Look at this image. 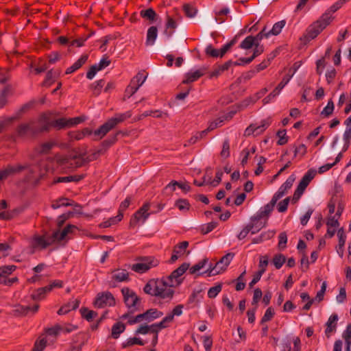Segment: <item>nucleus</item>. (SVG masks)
Masks as SVG:
<instances>
[{
	"label": "nucleus",
	"instance_id": "nucleus-37",
	"mask_svg": "<svg viewBox=\"0 0 351 351\" xmlns=\"http://www.w3.org/2000/svg\"><path fill=\"white\" fill-rule=\"evenodd\" d=\"M105 84V80L101 79L90 84V88L93 91V94L95 96H98L101 91L102 88Z\"/></svg>",
	"mask_w": 351,
	"mask_h": 351
},
{
	"label": "nucleus",
	"instance_id": "nucleus-57",
	"mask_svg": "<svg viewBox=\"0 0 351 351\" xmlns=\"http://www.w3.org/2000/svg\"><path fill=\"white\" fill-rule=\"evenodd\" d=\"M269 36V34L267 31V28L266 27H264V28L259 33H258L256 36H254V39L256 43L260 44V42L264 38H268Z\"/></svg>",
	"mask_w": 351,
	"mask_h": 351
},
{
	"label": "nucleus",
	"instance_id": "nucleus-29",
	"mask_svg": "<svg viewBox=\"0 0 351 351\" xmlns=\"http://www.w3.org/2000/svg\"><path fill=\"white\" fill-rule=\"evenodd\" d=\"M73 206L75 207H77L80 208V205L79 204L75 203L73 201L69 200L66 197H61L58 199L55 203H53L51 207L53 209H57L61 206Z\"/></svg>",
	"mask_w": 351,
	"mask_h": 351
},
{
	"label": "nucleus",
	"instance_id": "nucleus-5",
	"mask_svg": "<svg viewBox=\"0 0 351 351\" xmlns=\"http://www.w3.org/2000/svg\"><path fill=\"white\" fill-rule=\"evenodd\" d=\"M272 211L266 208H261L258 212L250 217V222L247 225H253V228L250 230L252 234H256L262 228L266 227L268 218Z\"/></svg>",
	"mask_w": 351,
	"mask_h": 351
},
{
	"label": "nucleus",
	"instance_id": "nucleus-39",
	"mask_svg": "<svg viewBox=\"0 0 351 351\" xmlns=\"http://www.w3.org/2000/svg\"><path fill=\"white\" fill-rule=\"evenodd\" d=\"M125 329V325L121 322H117L112 328V337L114 339H117L120 334L122 333Z\"/></svg>",
	"mask_w": 351,
	"mask_h": 351
},
{
	"label": "nucleus",
	"instance_id": "nucleus-50",
	"mask_svg": "<svg viewBox=\"0 0 351 351\" xmlns=\"http://www.w3.org/2000/svg\"><path fill=\"white\" fill-rule=\"evenodd\" d=\"M276 135L279 138L277 142L278 145H285L288 142L289 137L287 136V132L285 130L278 131Z\"/></svg>",
	"mask_w": 351,
	"mask_h": 351
},
{
	"label": "nucleus",
	"instance_id": "nucleus-44",
	"mask_svg": "<svg viewBox=\"0 0 351 351\" xmlns=\"http://www.w3.org/2000/svg\"><path fill=\"white\" fill-rule=\"evenodd\" d=\"M80 311L82 317L88 322L92 321L97 315V313L90 311L89 308H80Z\"/></svg>",
	"mask_w": 351,
	"mask_h": 351
},
{
	"label": "nucleus",
	"instance_id": "nucleus-46",
	"mask_svg": "<svg viewBox=\"0 0 351 351\" xmlns=\"http://www.w3.org/2000/svg\"><path fill=\"white\" fill-rule=\"evenodd\" d=\"M119 134H120V132H117V134L112 136H110L107 139L104 140L101 143V146L105 147L106 149H108L110 146L115 143V142L117 140V135Z\"/></svg>",
	"mask_w": 351,
	"mask_h": 351
},
{
	"label": "nucleus",
	"instance_id": "nucleus-63",
	"mask_svg": "<svg viewBox=\"0 0 351 351\" xmlns=\"http://www.w3.org/2000/svg\"><path fill=\"white\" fill-rule=\"evenodd\" d=\"M278 241V247L280 250H284L286 248V244L287 243V235L285 232L280 233Z\"/></svg>",
	"mask_w": 351,
	"mask_h": 351
},
{
	"label": "nucleus",
	"instance_id": "nucleus-42",
	"mask_svg": "<svg viewBox=\"0 0 351 351\" xmlns=\"http://www.w3.org/2000/svg\"><path fill=\"white\" fill-rule=\"evenodd\" d=\"M255 45L254 36H248L240 43L239 47L243 49H250Z\"/></svg>",
	"mask_w": 351,
	"mask_h": 351
},
{
	"label": "nucleus",
	"instance_id": "nucleus-32",
	"mask_svg": "<svg viewBox=\"0 0 351 351\" xmlns=\"http://www.w3.org/2000/svg\"><path fill=\"white\" fill-rule=\"evenodd\" d=\"M37 310L38 308H15L10 314L16 317H21L27 316L29 312L32 315H34Z\"/></svg>",
	"mask_w": 351,
	"mask_h": 351
},
{
	"label": "nucleus",
	"instance_id": "nucleus-11",
	"mask_svg": "<svg viewBox=\"0 0 351 351\" xmlns=\"http://www.w3.org/2000/svg\"><path fill=\"white\" fill-rule=\"evenodd\" d=\"M147 78L142 72H138L130 81V84L125 90V97L130 98L132 96L138 88L143 85Z\"/></svg>",
	"mask_w": 351,
	"mask_h": 351
},
{
	"label": "nucleus",
	"instance_id": "nucleus-1",
	"mask_svg": "<svg viewBox=\"0 0 351 351\" xmlns=\"http://www.w3.org/2000/svg\"><path fill=\"white\" fill-rule=\"evenodd\" d=\"M143 291L147 294L155 296L154 303L160 305L170 302L174 295V290L167 287L165 278L149 280Z\"/></svg>",
	"mask_w": 351,
	"mask_h": 351
},
{
	"label": "nucleus",
	"instance_id": "nucleus-27",
	"mask_svg": "<svg viewBox=\"0 0 351 351\" xmlns=\"http://www.w3.org/2000/svg\"><path fill=\"white\" fill-rule=\"evenodd\" d=\"M88 55H82L75 62L66 70V74H71L79 69L88 60Z\"/></svg>",
	"mask_w": 351,
	"mask_h": 351
},
{
	"label": "nucleus",
	"instance_id": "nucleus-56",
	"mask_svg": "<svg viewBox=\"0 0 351 351\" xmlns=\"http://www.w3.org/2000/svg\"><path fill=\"white\" fill-rule=\"evenodd\" d=\"M218 225L216 221H211L202 226L201 232L204 234H206L213 230Z\"/></svg>",
	"mask_w": 351,
	"mask_h": 351
},
{
	"label": "nucleus",
	"instance_id": "nucleus-36",
	"mask_svg": "<svg viewBox=\"0 0 351 351\" xmlns=\"http://www.w3.org/2000/svg\"><path fill=\"white\" fill-rule=\"evenodd\" d=\"M55 145L54 142H45L39 145L36 150L40 154H47Z\"/></svg>",
	"mask_w": 351,
	"mask_h": 351
},
{
	"label": "nucleus",
	"instance_id": "nucleus-13",
	"mask_svg": "<svg viewBox=\"0 0 351 351\" xmlns=\"http://www.w3.org/2000/svg\"><path fill=\"white\" fill-rule=\"evenodd\" d=\"M28 169L29 175L27 177V181H30L32 178V175L34 173V170L27 165L8 166L5 169L0 171V181L6 179L10 175L19 173L23 170Z\"/></svg>",
	"mask_w": 351,
	"mask_h": 351
},
{
	"label": "nucleus",
	"instance_id": "nucleus-34",
	"mask_svg": "<svg viewBox=\"0 0 351 351\" xmlns=\"http://www.w3.org/2000/svg\"><path fill=\"white\" fill-rule=\"evenodd\" d=\"M268 90L266 88L261 89L258 93H256V95L252 97H248L243 100L242 102V106L246 107L251 104H254L258 99H259L261 97H263Z\"/></svg>",
	"mask_w": 351,
	"mask_h": 351
},
{
	"label": "nucleus",
	"instance_id": "nucleus-22",
	"mask_svg": "<svg viewBox=\"0 0 351 351\" xmlns=\"http://www.w3.org/2000/svg\"><path fill=\"white\" fill-rule=\"evenodd\" d=\"M206 71V68H202L194 72L187 73L185 75L186 78L182 81V84H189L197 80L199 77L204 75Z\"/></svg>",
	"mask_w": 351,
	"mask_h": 351
},
{
	"label": "nucleus",
	"instance_id": "nucleus-38",
	"mask_svg": "<svg viewBox=\"0 0 351 351\" xmlns=\"http://www.w3.org/2000/svg\"><path fill=\"white\" fill-rule=\"evenodd\" d=\"M47 340L45 337L40 336L36 341L32 351H43L47 346Z\"/></svg>",
	"mask_w": 351,
	"mask_h": 351
},
{
	"label": "nucleus",
	"instance_id": "nucleus-55",
	"mask_svg": "<svg viewBox=\"0 0 351 351\" xmlns=\"http://www.w3.org/2000/svg\"><path fill=\"white\" fill-rule=\"evenodd\" d=\"M61 330H63V327L60 325H56L52 328L45 329V333L49 336H53L56 337L60 333Z\"/></svg>",
	"mask_w": 351,
	"mask_h": 351
},
{
	"label": "nucleus",
	"instance_id": "nucleus-40",
	"mask_svg": "<svg viewBox=\"0 0 351 351\" xmlns=\"http://www.w3.org/2000/svg\"><path fill=\"white\" fill-rule=\"evenodd\" d=\"M335 105L332 99H329L326 107L321 112L320 115L323 117H330L334 111Z\"/></svg>",
	"mask_w": 351,
	"mask_h": 351
},
{
	"label": "nucleus",
	"instance_id": "nucleus-47",
	"mask_svg": "<svg viewBox=\"0 0 351 351\" xmlns=\"http://www.w3.org/2000/svg\"><path fill=\"white\" fill-rule=\"evenodd\" d=\"M208 262V258H204L201 261L191 267L189 269L190 274H194L201 269H202Z\"/></svg>",
	"mask_w": 351,
	"mask_h": 351
},
{
	"label": "nucleus",
	"instance_id": "nucleus-2",
	"mask_svg": "<svg viewBox=\"0 0 351 351\" xmlns=\"http://www.w3.org/2000/svg\"><path fill=\"white\" fill-rule=\"evenodd\" d=\"M131 115L130 112H126L123 114H116L115 117L108 119L97 130L93 132L94 135L98 136V138L96 140L101 139L108 132L114 128L119 123L124 121L126 119L130 118ZM81 132L83 134L84 137L93 134V131L88 128L83 129Z\"/></svg>",
	"mask_w": 351,
	"mask_h": 351
},
{
	"label": "nucleus",
	"instance_id": "nucleus-48",
	"mask_svg": "<svg viewBox=\"0 0 351 351\" xmlns=\"http://www.w3.org/2000/svg\"><path fill=\"white\" fill-rule=\"evenodd\" d=\"M163 114L167 116V113L162 112L160 110H147L141 115L139 119H141L142 117H146L148 116L160 118L162 117Z\"/></svg>",
	"mask_w": 351,
	"mask_h": 351
},
{
	"label": "nucleus",
	"instance_id": "nucleus-3",
	"mask_svg": "<svg viewBox=\"0 0 351 351\" xmlns=\"http://www.w3.org/2000/svg\"><path fill=\"white\" fill-rule=\"evenodd\" d=\"M46 127L40 121V116L36 119H31L27 123H22L16 128V134L18 137H35L40 133L45 132Z\"/></svg>",
	"mask_w": 351,
	"mask_h": 351
},
{
	"label": "nucleus",
	"instance_id": "nucleus-62",
	"mask_svg": "<svg viewBox=\"0 0 351 351\" xmlns=\"http://www.w3.org/2000/svg\"><path fill=\"white\" fill-rule=\"evenodd\" d=\"M111 61L108 59V58L106 56H104L99 61L98 64H95V65L96 67L99 69V71H101L108 66L110 65Z\"/></svg>",
	"mask_w": 351,
	"mask_h": 351
},
{
	"label": "nucleus",
	"instance_id": "nucleus-64",
	"mask_svg": "<svg viewBox=\"0 0 351 351\" xmlns=\"http://www.w3.org/2000/svg\"><path fill=\"white\" fill-rule=\"evenodd\" d=\"M290 201V197H286L282 201L280 202L278 204L277 209L279 213H285L288 208V205Z\"/></svg>",
	"mask_w": 351,
	"mask_h": 351
},
{
	"label": "nucleus",
	"instance_id": "nucleus-20",
	"mask_svg": "<svg viewBox=\"0 0 351 351\" xmlns=\"http://www.w3.org/2000/svg\"><path fill=\"white\" fill-rule=\"evenodd\" d=\"M189 245V243L186 241L176 244L173 247V253L170 260L169 261V263H173L178 259L179 257L183 256L186 253Z\"/></svg>",
	"mask_w": 351,
	"mask_h": 351
},
{
	"label": "nucleus",
	"instance_id": "nucleus-24",
	"mask_svg": "<svg viewBox=\"0 0 351 351\" xmlns=\"http://www.w3.org/2000/svg\"><path fill=\"white\" fill-rule=\"evenodd\" d=\"M299 67L300 64L298 62H295L293 64V66L289 69V73L285 76H284L282 81L278 84L279 88H283L289 83Z\"/></svg>",
	"mask_w": 351,
	"mask_h": 351
},
{
	"label": "nucleus",
	"instance_id": "nucleus-60",
	"mask_svg": "<svg viewBox=\"0 0 351 351\" xmlns=\"http://www.w3.org/2000/svg\"><path fill=\"white\" fill-rule=\"evenodd\" d=\"M237 36H235L229 43H226L221 48V58H222L227 53V51L237 43Z\"/></svg>",
	"mask_w": 351,
	"mask_h": 351
},
{
	"label": "nucleus",
	"instance_id": "nucleus-17",
	"mask_svg": "<svg viewBox=\"0 0 351 351\" xmlns=\"http://www.w3.org/2000/svg\"><path fill=\"white\" fill-rule=\"evenodd\" d=\"M271 118L263 119L261 121V124H250L245 130L244 136H250L251 135L258 136L262 134L271 124Z\"/></svg>",
	"mask_w": 351,
	"mask_h": 351
},
{
	"label": "nucleus",
	"instance_id": "nucleus-49",
	"mask_svg": "<svg viewBox=\"0 0 351 351\" xmlns=\"http://www.w3.org/2000/svg\"><path fill=\"white\" fill-rule=\"evenodd\" d=\"M176 206L180 210H188L190 208V204L187 199H178L176 203Z\"/></svg>",
	"mask_w": 351,
	"mask_h": 351
},
{
	"label": "nucleus",
	"instance_id": "nucleus-54",
	"mask_svg": "<svg viewBox=\"0 0 351 351\" xmlns=\"http://www.w3.org/2000/svg\"><path fill=\"white\" fill-rule=\"evenodd\" d=\"M282 89V88H279V86L278 85L271 93H270L266 97L263 99V102L264 104L269 103L280 93Z\"/></svg>",
	"mask_w": 351,
	"mask_h": 351
},
{
	"label": "nucleus",
	"instance_id": "nucleus-41",
	"mask_svg": "<svg viewBox=\"0 0 351 351\" xmlns=\"http://www.w3.org/2000/svg\"><path fill=\"white\" fill-rule=\"evenodd\" d=\"M285 23H286V22L284 20L276 23L273 25L272 29L271 30H269V31H267L269 34V36H271V35H274V36L278 35L281 32L282 28L285 27Z\"/></svg>",
	"mask_w": 351,
	"mask_h": 351
},
{
	"label": "nucleus",
	"instance_id": "nucleus-6",
	"mask_svg": "<svg viewBox=\"0 0 351 351\" xmlns=\"http://www.w3.org/2000/svg\"><path fill=\"white\" fill-rule=\"evenodd\" d=\"M40 121L41 123H43L44 126H45L47 128L45 130V132L49 131L51 127L58 130L71 128L69 119L62 117L51 121L50 114L47 112H43L40 114Z\"/></svg>",
	"mask_w": 351,
	"mask_h": 351
},
{
	"label": "nucleus",
	"instance_id": "nucleus-52",
	"mask_svg": "<svg viewBox=\"0 0 351 351\" xmlns=\"http://www.w3.org/2000/svg\"><path fill=\"white\" fill-rule=\"evenodd\" d=\"M263 292L261 289L256 288L254 290L252 305H258V302L262 300Z\"/></svg>",
	"mask_w": 351,
	"mask_h": 351
},
{
	"label": "nucleus",
	"instance_id": "nucleus-18",
	"mask_svg": "<svg viewBox=\"0 0 351 351\" xmlns=\"http://www.w3.org/2000/svg\"><path fill=\"white\" fill-rule=\"evenodd\" d=\"M123 296V300L127 307H135L139 304L141 298L137 296L136 293L128 287H123L121 289Z\"/></svg>",
	"mask_w": 351,
	"mask_h": 351
},
{
	"label": "nucleus",
	"instance_id": "nucleus-28",
	"mask_svg": "<svg viewBox=\"0 0 351 351\" xmlns=\"http://www.w3.org/2000/svg\"><path fill=\"white\" fill-rule=\"evenodd\" d=\"M85 177L84 174L81 175H73L65 177H58L53 180V183H60V182H78L83 180Z\"/></svg>",
	"mask_w": 351,
	"mask_h": 351
},
{
	"label": "nucleus",
	"instance_id": "nucleus-26",
	"mask_svg": "<svg viewBox=\"0 0 351 351\" xmlns=\"http://www.w3.org/2000/svg\"><path fill=\"white\" fill-rule=\"evenodd\" d=\"M338 321V316L337 314H332L330 316L327 323L326 329L325 330L326 335L329 337L330 333L335 330L337 322Z\"/></svg>",
	"mask_w": 351,
	"mask_h": 351
},
{
	"label": "nucleus",
	"instance_id": "nucleus-43",
	"mask_svg": "<svg viewBox=\"0 0 351 351\" xmlns=\"http://www.w3.org/2000/svg\"><path fill=\"white\" fill-rule=\"evenodd\" d=\"M286 262V258L282 254H276L272 260V263L277 269H279Z\"/></svg>",
	"mask_w": 351,
	"mask_h": 351
},
{
	"label": "nucleus",
	"instance_id": "nucleus-45",
	"mask_svg": "<svg viewBox=\"0 0 351 351\" xmlns=\"http://www.w3.org/2000/svg\"><path fill=\"white\" fill-rule=\"evenodd\" d=\"M183 10L185 13V15L189 18H193L195 16L197 13V10L190 4H184L183 5Z\"/></svg>",
	"mask_w": 351,
	"mask_h": 351
},
{
	"label": "nucleus",
	"instance_id": "nucleus-19",
	"mask_svg": "<svg viewBox=\"0 0 351 351\" xmlns=\"http://www.w3.org/2000/svg\"><path fill=\"white\" fill-rule=\"evenodd\" d=\"M86 154V152L83 153H76L75 154H71L69 157L64 159L65 162L64 163H69V165L73 166L74 167H82L86 163L88 162V161L86 160L87 158H85Z\"/></svg>",
	"mask_w": 351,
	"mask_h": 351
},
{
	"label": "nucleus",
	"instance_id": "nucleus-30",
	"mask_svg": "<svg viewBox=\"0 0 351 351\" xmlns=\"http://www.w3.org/2000/svg\"><path fill=\"white\" fill-rule=\"evenodd\" d=\"M112 278L117 282L129 280V273L125 269H117L113 271Z\"/></svg>",
	"mask_w": 351,
	"mask_h": 351
},
{
	"label": "nucleus",
	"instance_id": "nucleus-4",
	"mask_svg": "<svg viewBox=\"0 0 351 351\" xmlns=\"http://www.w3.org/2000/svg\"><path fill=\"white\" fill-rule=\"evenodd\" d=\"M332 19L329 12L324 13L317 21L307 28L305 35L306 40H310L316 38L330 23Z\"/></svg>",
	"mask_w": 351,
	"mask_h": 351
},
{
	"label": "nucleus",
	"instance_id": "nucleus-31",
	"mask_svg": "<svg viewBox=\"0 0 351 351\" xmlns=\"http://www.w3.org/2000/svg\"><path fill=\"white\" fill-rule=\"evenodd\" d=\"M140 16L146 20H148L149 21L153 23L156 20L157 18V14L155 12V10L149 8L146 10H142L140 12Z\"/></svg>",
	"mask_w": 351,
	"mask_h": 351
},
{
	"label": "nucleus",
	"instance_id": "nucleus-15",
	"mask_svg": "<svg viewBox=\"0 0 351 351\" xmlns=\"http://www.w3.org/2000/svg\"><path fill=\"white\" fill-rule=\"evenodd\" d=\"M150 208V204L147 202L144 204L132 216L130 221V226L134 227L138 221H142L145 223L150 216L151 213H148Z\"/></svg>",
	"mask_w": 351,
	"mask_h": 351
},
{
	"label": "nucleus",
	"instance_id": "nucleus-25",
	"mask_svg": "<svg viewBox=\"0 0 351 351\" xmlns=\"http://www.w3.org/2000/svg\"><path fill=\"white\" fill-rule=\"evenodd\" d=\"M158 36V29L156 26H151L148 28L147 32V37L145 45L147 46H152L155 43Z\"/></svg>",
	"mask_w": 351,
	"mask_h": 351
},
{
	"label": "nucleus",
	"instance_id": "nucleus-35",
	"mask_svg": "<svg viewBox=\"0 0 351 351\" xmlns=\"http://www.w3.org/2000/svg\"><path fill=\"white\" fill-rule=\"evenodd\" d=\"M176 27H177L176 21L172 17H171L169 16H167V22L165 24V29L164 31V34L167 37H171L173 34V31H168V29H175Z\"/></svg>",
	"mask_w": 351,
	"mask_h": 351
},
{
	"label": "nucleus",
	"instance_id": "nucleus-23",
	"mask_svg": "<svg viewBox=\"0 0 351 351\" xmlns=\"http://www.w3.org/2000/svg\"><path fill=\"white\" fill-rule=\"evenodd\" d=\"M234 253H228L221 258V259L215 263V267L220 269L221 272L224 271L230 265L233 257Z\"/></svg>",
	"mask_w": 351,
	"mask_h": 351
},
{
	"label": "nucleus",
	"instance_id": "nucleus-53",
	"mask_svg": "<svg viewBox=\"0 0 351 351\" xmlns=\"http://www.w3.org/2000/svg\"><path fill=\"white\" fill-rule=\"evenodd\" d=\"M220 155L224 158H227L230 156V143L228 139H225L223 142L222 150Z\"/></svg>",
	"mask_w": 351,
	"mask_h": 351
},
{
	"label": "nucleus",
	"instance_id": "nucleus-12",
	"mask_svg": "<svg viewBox=\"0 0 351 351\" xmlns=\"http://www.w3.org/2000/svg\"><path fill=\"white\" fill-rule=\"evenodd\" d=\"M34 102L31 101L23 105L16 113L10 117H4L0 120V134L3 132L5 128L13 121L21 119L22 115L29 110L33 106Z\"/></svg>",
	"mask_w": 351,
	"mask_h": 351
},
{
	"label": "nucleus",
	"instance_id": "nucleus-59",
	"mask_svg": "<svg viewBox=\"0 0 351 351\" xmlns=\"http://www.w3.org/2000/svg\"><path fill=\"white\" fill-rule=\"evenodd\" d=\"M326 287H327L326 282L325 281L323 282L322 287H321V289L317 293V295L315 297V298H313L314 303L315 302H319L320 301H322L324 299V293H325V291L326 289Z\"/></svg>",
	"mask_w": 351,
	"mask_h": 351
},
{
	"label": "nucleus",
	"instance_id": "nucleus-10",
	"mask_svg": "<svg viewBox=\"0 0 351 351\" xmlns=\"http://www.w3.org/2000/svg\"><path fill=\"white\" fill-rule=\"evenodd\" d=\"M159 264V261L154 256H145L140 258V262L133 264L131 266L132 271L143 274L152 267H156Z\"/></svg>",
	"mask_w": 351,
	"mask_h": 351
},
{
	"label": "nucleus",
	"instance_id": "nucleus-33",
	"mask_svg": "<svg viewBox=\"0 0 351 351\" xmlns=\"http://www.w3.org/2000/svg\"><path fill=\"white\" fill-rule=\"evenodd\" d=\"M50 292V287H47V286L44 287H40L34 291L32 295L33 300H43L46 295Z\"/></svg>",
	"mask_w": 351,
	"mask_h": 351
},
{
	"label": "nucleus",
	"instance_id": "nucleus-9",
	"mask_svg": "<svg viewBox=\"0 0 351 351\" xmlns=\"http://www.w3.org/2000/svg\"><path fill=\"white\" fill-rule=\"evenodd\" d=\"M189 266V263H184L176 269L173 270L171 274L165 279L167 287L173 289V287L179 286L182 282V279L180 278L181 276L186 271Z\"/></svg>",
	"mask_w": 351,
	"mask_h": 351
},
{
	"label": "nucleus",
	"instance_id": "nucleus-8",
	"mask_svg": "<svg viewBox=\"0 0 351 351\" xmlns=\"http://www.w3.org/2000/svg\"><path fill=\"white\" fill-rule=\"evenodd\" d=\"M316 173L317 171L315 169H311L308 170V171L302 178L292 197V202L293 204L296 203L299 200L302 195L304 193L306 188L315 176Z\"/></svg>",
	"mask_w": 351,
	"mask_h": 351
},
{
	"label": "nucleus",
	"instance_id": "nucleus-61",
	"mask_svg": "<svg viewBox=\"0 0 351 351\" xmlns=\"http://www.w3.org/2000/svg\"><path fill=\"white\" fill-rule=\"evenodd\" d=\"M8 92L9 88L5 87L0 93V108H3L6 105Z\"/></svg>",
	"mask_w": 351,
	"mask_h": 351
},
{
	"label": "nucleus",
	"instance_id": "nucleus-16",
	"mask_svg": "<svg viewBox=\"0 0 351 351\" xmlns=\"http://www.w3.org/2000/svg\"><path fill=\"white\" fill-rule=\"evenodd\" d=\"M162 313L158 311L156 308H149L146 312L141 313L134 317H131L128 320L130 324L141 322L145 320L148 322L162 315Z\"/></svg>",
	"mask_w": 351,
	"mask_h": 351
},
{
	"label": "nucleus",
	"instance_id": "nucleus-7",
	"mask_svg": "<svg viewBox=\"0 0 351 351\" xmlns=\"http://www.w3.org/2000/svg\"><path fill=\"white\" fill-rule=\"evenodd\" d=\"M295 180V175H291L287 180L280 186L278 191L273 195L271 201L267 204L265 207L269 210L273 211L275 205L278 199L284 196L287 191L291 188L293 182Z\"/></svg>",
	"mask_w": 351,
	"mask_h": 351
},
{
	"label": "nucleus",
	"instance_id": "nucleus-58",
	"mask_svg": "<svg viewBox=\"0 0 351 351\" xmlns=\"http://www.w3.org/2000/svg\"><path fill=\"white\" fill-rule=\"evenodd\" d=\"M222 286L221 284H218L213 287H210L208 291V296L210 298H215L218 293L221 291Z\"/></svg>",
	"mask_w": 351,
	"mask_h": 351
},
{
	"label": "nucleus",
	"instance_id": "nucleus-14",
	"mask_svg": "<svg viewBox=\"0 0 351 351\" xmlns=\"http://www.w3.org/2000/svg\"><path fill=\"white\" fill-rule=\"evenodd\" d=\"M97 307H112L116 305L115 298L109 291L99 293L93 302Z\"/></svg>",
	"mask_w": 351,
	"mask_h": 351
},
{
	"label": "nucleus",
	"instance_id": "nucleus-21",
	"mask_svg": "<svg viewBox=\"0 0 351 351\" xmlns=\"http://www.w3.org/2000/svg\"><path fill=\"white\" fill-rule=\"evenodd\" d=\"M53 243V239H46L43 236H36L33 238L32 247L34 248L45 249Z\"/></svg>",
	"mask_w": 351,
	"mask_h": 351
},
{
	"label": "nucleus",
	"instance_id": "nucleus-51",
	"mask_svg": "<svg viewBox=\"0 0 351 351\" xmlns=\"http://www.w3.org/2000/svg\"><path fill=\"white\" fill-rule=\"evenodd\" d=\"M205 53L206 55L210 56V57H213V58H218V57H220L221 58V53H220V50H218L217 49H215L212 45H208L206 49H205Z\"/></svg>",
	"mask_w": 351,
	"mask_h": 351
}]
</instances>
